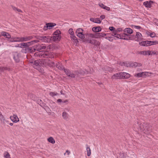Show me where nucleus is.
I'll return each mask as SVG.
<instances>
[{
	"label": "nucleus",
	"mask_w": 158,
	"mask_h": 158,
	"mask_svg": "<svg viewBox=\"0 0 158 158\" xmlns=\"http://www.w3.org/2000/svg\"><path fill=\"white\" fill-rule=\"evenodd\" d=\"M100 19H101V20H103L105 18V16L104 15H102L100 16Z\"/></svg>",
	"instance_id": "nucleus-63"
},
{
	"label": "nucleus",
	"mask_w": 158,
	"mask_h": 158,
	"mask_svg": "<svg viewBox=\"0 0 158 158\" xmlns=\"http://www.w3.org/2000/svg\"><path fill=\"white\" fill-rule=\"evenodd\" d=\"M112 35L113 36H114L118 38H119V37H120L119 35L117 34V31H113Z\"/></svg>",
	"instance_id": "nucleus-31"
},
{
	"label": "nucleus",
	"mask_w": 158,
	"mask_h": 158,
	"mask_svg": "<svg viewBox=\"0 0 158 158\" xmlns=\"http://www.w3.org/2000/svg\"><path fill=\"white\" fill-rule=\"evenodd\" d=\"M69 109L68 108H65L64 109L62 113V117L64 120L67 121L69 119V115L67 112H69Z\"/></svg>",
	"instance_id": "nucleus-5"
},
{
	"label": "nucleus",
	"mask_w": 158,
	"mask_h": 158,
	"mask_svg": "<svg viewBox=\"0 0 158 158\" xmlns=\"http://www.w3.org/2000/svg\"><path fill=\"white\" fill-rule=\"evenodd\" d=\"M152 55V51H146V55Z\"/></svg>",
	"instance_id": "nucleus-54"
},
{
	"label": "nucleus",
	"mask_w": 158,
	"mask_h": 158,
	"mask_svg": "<svg viewBox=\"0 0 158 158\" xmlns=\"http://www.w3.org/2000/svg\"><path fill=\"white\" fill-rule=\"evenodd\" d=\"M39 41V40H33L30 42H27L26 43L27 44V47H28L34 44L35 43L38 42Z\"/></svg>",
	"instance_id": "nucleus-22"
},
{
	"label": "nucleus",
	"mask_w": 158,
	"mask_h": 158,
	"mask_svg": "<svg viewBox=\"0 0 158 158\" xmlns=\"http://www.w3.org/2000/svg\"><path fill=\"white\" fill-rule=\"evenodd\" d=\"M103 70L105 71H108L112 73L114 71V68L109 67L107 66H106L103 68Z\"/></svg>",
	"instance_id": "nucleus-21"
},
{
	"label": "nucleus",
	"mask_w": 158,
	"mask_h": 158,
	"mask_svg": "<svg viewBox=\"0 0 158 158\" xmlns=\"http://www.w3.org/2000/svg\"><path fill=\"white\" fill-rule=\"evenodd\" d=\"M4 156L6 158H11L9 154L7 152H6L4 153Z\"/></svg>",
	"instance_id": "nucleus-38"
},
{
	"label": "nucleus",
	"mask_w": 158,
	"mask_h": 158,
	"mask_svg": "<svg viewBox=\"0 0 158 158\" xmlns=\"http://www.w3.org/2000/svg\"><path fill=\"white\" fill-rule=\"evenodd\" d=\"M49 94L51 96L53 97L58 95V94L56 92H50L49 93Z\"/></svg>",
	"instance_id": "nucleus-35"
},
{
	"label": "nucleus",
	"mask_w": 158,
	"mask_h": 158,
	"mask_svg": "<svg viewBox=\"0 0 158 158\" xmlns=\"http://www.w3.org/2000/svg\"><path fill=\"white\" fill-rule=\"evenodd\" d=\"M71 39L72 40L74 39H75L76 38V37L74 35V34L71 35L70 36Z\"/></svg>",
	"instance_id": "nucleus-57"
},
{
	"label": "nucleus",
	"mask_w": 158,
	"mask_h": 158,
	"mask_svg": "<svg viewBox=\"0 0 158 158\" xmlns=\"http://www.w3.org/2000/svg\"><path fill=\"white\" fill-rule=\"evenodd\" d=\"M69 33L71 35L74 34L73 31L72 29H70L69 30Z\"/></svg>",
	"instance_id": "nucleus-47"
},
{
	"label": "nucleus",
	"mask_w": 158,
	"mask_h": 158,
	"mask_svg": "<svg viewBox=\"0 0 158 158\" xmlns=\"http://www.w3.org/2000/svg\"><path fill=\"white\" fill-rule=\"evenodd\" d=\"M33 38V37L31 36H25L22 37V42L27 41L30 40Z\"/></svg>",
	"instance_id": "nucleus-20"
},
{
	"label": "nucleus",
	"mask_w": 158,
	"mask_h": 158,
	"mask_svg": "<svg viewBox=\"0 0 158 158\" xmlns=\"http://www.w3.org/2000/svg\"><path fill=\"white\" fill-rule=\"evenodd\" d=\"M66 153H67V154L68 155H69L70 153V152L68 150H66Z\"/></svg>",
	"instance_id": "nucleus-64"
},
{
	"label": "nucleus",
	"mask_w": 158,
	"mask_h": 158,
	"mask_svg": "<svg viewBox=\"0 0 158 158\" xmlns=\"http://www.w3.org/2000/svg\"><path fill=\"white\" fill-rule=\"evenodd\" d=\"M81 39H84L85 38V35L83 33H81L79 34H76Z\"/></svg>",
	"instance_id": "nucleus-30"
},
{
	"label": "nucleus",
	"mask_w": 158,
	"mask_h": 158,
	"mask_svg": "<svg viewBox=\"0 0 158 158\" xmlns=\"http://www.w3.org/2000/svg\"><path fill=\"white\" fill-rule=\"evenodd\" d=\"M69 77H70L71 78H74L75 77V75L74 74L71 73V72L70 73L69 75L68 76Z\"/></svg>",
	"instance_id": "nucleus-48"
},
{
	"label": "nucleus",
	"mask_w": 158,
	"mask_h": 158,
	"mask_svg": "<svg viewBox=\"0 0 158 158\" xmlns=\"http://www.w3.org/2000/svg\"><path fill=\"white\" fill-rule=\"evenodd\" d=\"M111 78L112 80L121 79L120 72L113 74Z\"/></svg>",
	"instance_id": "nucleus-12"
},
{
	"label": "nucleus",
	"mask_w": 158,
	"mask_h": 158,
	"mask_svg": "<svg viewBox=\"0 0 158 158\" xmlns=\"http://www.w3.org/2000/svg\"><path fill=\"white\" fill-rule=\"evenodd\" d=\"M95 23H101V20L99 18H97L95 19Z\"/></svg>",
	"instance_id": "nucleus-36"
},
{
	"label": "nucleus",
	"mask_w": 158,
	"mask_h": 158,
	"mask_svg": "<svg viewBox=\"0 0 158 158\" xmlns=\"http://www.w3.org/2000/svg\"><path fill=\"white\" fill-rule=\"evenodd\" d=\"M6 67H0V72H4V71L6 70Z\"/></svg>",
	"instance_id": "nucleus-50"
},
{
	"label": "nucleus",
	"mask_w": 158,
	"mask_h": 158,
	"mask_svg": "<svg viewBox=\"0 0 158 158\" xmlns=\"http://www.w3.org/2000/svg\"><path fill=\"white\" fill-rule=\"evenodd\" d=\"M99 38L104 37L106 35V34L102 33H99Z\"/></svg>",
	"instance_id": "nucleus-45"
},
{
	"label": "nucleus",
	"mask_w": 158,
	"mask_h": 158,
	"mask_svg": "<svg viewBox=\"0 0 158 158\" xmlns=\"http://www.w3.org/2000/svg\"><path fill=\"white\" fill-rule=\"evenodd\" d=\"M85 74H88V71H85L82 70H79L76 72V74L79 77L81 75H83Z\"/></svg>",
	"instance_id": "nucleus-13"
},
{
	"label": "nucleus",
	"mask_w": 158,
	"mask_h": 158,
	"mask_svg": "<svg viewBox=\"0 0 158 158\" xmlns=\"http://www.w3.org/2000/svg\"><path fill=\"white\" fill-rule=\"evenodd\" d=\"M12 8L14 10H15V11L16 10L19 12H22V11L21 10L18 9L15 6H12Z\"/></svg>",
	"instance_id": "nucleus-40"
},
{
	"label": "nucleus",
	"mask_w": 158,
	"mask_h": 158,
	"mask_svg": "<svg viewBox=\"0 0 158 158\" xmlns=\"http://www.w3.org/2000/svg\"><path fill=\"white\" fill-rule=\"evenodd\" d=\"M42 63H43V60H32L30 62V63L34 68L41 72L42 71V69H41L40 67L42 65Z\"/></svg>",
	"instance_id": "nucleus-1"
},
{
	"label": "nucleus",
	"mask_w": 158,
	"mask_h": 158,
	"mask_svg": "<svg viewBox=\"0 0 158 158\" xmlns=\"http://www.w3.org/2000/svg\"><path fill=\"white\" fill-rule=\"evenodd\" d=\"M18 40H16V42H22V37H18L17 38Z\"/></svg>",
	"instance_id": "nucleus-51"
},
{
	"label": "nucleus",
	"mask_w": 158,
	"mask_h": 158,
	"mask_svg": "<svg viewBox=\"0 0 158 158\" xmlns=\"http://www.w3.org/2000/svg\"><path fill=\"white\" fill-rule=\"evenodd\" d=\"M43 65L45 66L48 65L50 67H53L55 66V63L48 59L43 60Z\"/></svg>",
	"instance_id": "nucleus-7"
},
{
	"label": "nucleus",
	"mask_w": 158,
	"mask_h": 158,
	"mask_svg": "<svg viewBox=\"0 0 158 158\" xmlns=\"http://www.w3.org/2000/svg\"><path fill=\"white\" fill-rule=\"evenodd\" d=\"M13 58L16 62H19V54L16 52H13Z\"/></svg>",
	"instance_id": "nucleus-15"
},
{
	"label": "nucleus",
	"mask_w": 158,
	"mask_h": 158,
	"mask_svg": "<svg viewBox=\"0 0 158 158\" xmlns=\"http://www.w3.org/2000/svg\"><path fill=\"white\" fill-rule=\"evenodd\" d=\"M102 28L100 27H94L92 28V30L95 32H98L101 31Z\"/></svg>",
	"instance_id": "nucleus-25"
},
{
	"label": "nucleus",
	"mask_w": 158,
	"mask_h": 158,
	"mask_svg": "<svg viewBox=\"0 0 158 158\" xmlns=\"http://www.w3.org/2000/svg\"><path fill=\"white\" fill-rule=\"evenodd\" d=\"M131 62H125V64L124 66L127 67H131Z\"/></svg>",
	"instance_id": "nucleus-39"
},
{
	"label": "nucleus",
	"mask_w": 158,
	"mask_h": 158,
	"mask_svg": "<svg viewBox=\"0 0 158 158\" xmlns=\"http://www.w3.org/2000/svg\"><path fill=\"white\" fill-rule=\"evenodd\" d=\"M88 37H91L92 38H94V34H87Z\"/></svg>",
	"instance_id": "nucleus-56"
},
{
	"label": "nucleus",
	"mask_w": 158,
	"mask_h": 158,
	"mask_svg": "<svg viewBox=\"0 0 158 158\" xmlns=\"http://www.w3.org/2000/svg\"><path fill=\"white\" fill-rule=\"evenodd\" d=\"M150 41L147 40L140 42L139 44L143 46H148L150 45Z\"/></svg>",
	"instance_id": "nucleus-16"
},
{
	"label": "nucleus",
	"mask_w": 158,
	"mask_h": 158,
	"mask_svg": "<svg viewBox=\"0 0 158 158\" xmlns=\"http://www.w3.org/2000/svg\"><path fill=\"white\" fill-rule=\"evenodd\" d=\"M84 42L87 41V42L91 44H94L97 46H99L100 44V43L98 41L95 40H89L87 39L86 38Z\"/></svg>",
	"instance_id": "nucleus-8"
},
{
	"label": "nucleus",
	"mask_w": 158,
	"mask_h": 158,
	"mask_svg": "<svg viewBox=\"0 0 158 158\" xmlns=\"http://www.w3.org/2000/svg\"><path fill=\"white\" fill-rule=\"evenodd\" d=\"M136 36L138 39L140 38L142 36L141 34L139 32L136 33Z\"/></svg>",
	"instance_id": "nucleus-41"
},
{
	"label": "nucleus",
	"mask_w": 158,
	"mask_h": 158,
	"mask_svg": "<svg viewBox=\"0 0 158 158\" xmlns=\"http://www.w3.org/2000/svg\"><path fill=\"white\" fill-rule=\"evenodd\" d=\"M83 30L81 28H79L77 29L76 31V34H79L81 33H83Z\"/></svg>",
	"instance_id": "nucleus-32"
},
{
	"label": "nucleus",
	"mask_w": 158,
	"mask_h": 158,
	"mask_svg": "<svg viewBox=\"0 0 158 158\" xmlns=\"http://www.w3.org/2000/svg\"><path fill=\"white\" fill-rule=\"evenodd\" d=\"M103 9H105L107 11H110V8L109 7L106 6H105L104 7V8Z\"/></svg>",
	"instance_id": "nucleus-58"
},
{
	"label": "nucleus",
	"mask_w": 158,
	"mask_h": 158,
	"mask_svg": "<svg viewBox=\"0 0 158 158\" xmlns=\"http://www.w3.org/2000/svg\"><path fill=\"white\" fill-rule=\"evenodd\" d=\"M56 67L57 68L61 70H63L64 69V67H63L61 64L59 63H58L56 64Z\"/></svg>",
	"instance_id": "nucleus-29"
},
{
	"label": "nucleus",
	"mask_w": 158,
	"mask_h": 158,
	"mask_svg": "<svg viewBox=\"0 0 158 158\" xmlns=\"http://www.w3.org/2000/svg\"><path fill=\"white\" fill-rule=\"evenodd\" d=\"M63 70L64 71L66 74L68 76L69 74L71 73V72L69 69H64Z\"/></svg>",
	"instance_id": "nucleus-37"
},
{
	"label": "nucleus",
	"mask_w": 158,
	"mask_h": 158,
	"mask_svg": "<svg viewBox=\"0 0 158 158\" xmlns=\"http://www.w3.org/2000/svg\"><path fill=\"white\" fill-rule=\"evenodd\" d=\"M0 119L1 121L4 122V118L2 114L0 115Z\"/></svg>",
	"instance_id": "nucleus-49"
},
{
	"label": "nucleus",
	"mask_w": 158,
	"mask_h": 158,
	"mask_svg": "<svg viewBox=\"0 0 158 158\" xmlns=\"http://www.w3.org/2000/svg\"><path fill=\"white\" fill-rule=\"evenodd\" d=\"M27 47V44L26 43H23L20 44V48H25Z\"/></svg>",
	"instance_id": "nucleus-33"
},
{
	"label": "nucleus",
	"mask_w": 158,
	"mask_h": 158,
	"mask_svg": "<svg viewBox=\"0 0 158 158\" xmlns=\"http://www.w3.org/2000/svg\"><path fill=\"white\" fill-rule=\"evenodd\" d=\"M51 39L52 38V40L54 41L58 42L60 40L61 36L60 35H54L53 36L51 37Z\"/></svg>",
	"instance_id": "nucleus-18"
},
{
	"label": "nucleus",
	"mask_w": 158,
	"mask_h": 158,
	"mask_svg": "<svg viewBox=\"0 0 158 158\" xmlns=\"http://www.w3.org/2000/svg\"><path fill=\"white\" fill-rule=\"evenodd\" d=\"M35 54H36L37 56H39L40 57L43 58L50 57L51 56V54L48 51H40L36 53Z\"/></svg>",
	"instance_id": "nucleus-4"
},
{
	"label": "nucleus",
	"mask_w": 158,
	"mask_h": 158,
	"mask_svg": "<svg viewBox=\"0 0 158 158\" xmlns=\"http://www.w3.org/2000/svg\"><path fill=\"white\" fill-rule=\"evenodd\" d=\"M149 72H143L138 73L135 75V76L140 77L143 76H148Z\"/></svg>",
	"instance_id": "nucleus-17"
},
{
	"label": "nucleus",
	"mask_w": 158,
	"mask_h": 158,
	"mask_svg": "<svg viewBox=\"0 0 158 158\" xmlns=\"http://www.w3.org/2000/svg\"><path fill=\"white\" fill-rule=\"evenodd\" d=\"M86 150L87 152V155L89 156L91 154V150L90 147L87 145H86Z\"/></svg>",
	"instance_id": "nucleus-24"
},
{
	"label": "nucleus",
	"mask_w": 158,
	"mask_h": 158,
	"mask_svg": "<svg viewBox=\"0 0 158 158\" xmlns=\"http://www.w3.org/2000/svg\"><path fill=\"white\" fill-rule=\"evenodd\" d=\"M99 6L102 8L104 9V7L105 6L102 3L100 4H99Z\"/></svg>",
	"instance_id": "nucleus-61"
},
{
	"label": "nucleus",
	"mask_w": 158,
	"mask_h": 158,
	"mask_svg": "<svg viewBox=\"0 0 158 158\" xmlns=\"http://www.w3.org/2000/svg\"><path fill=\"white\" fill-rule=\"evenodd\" d=\"M38 38L40 40L45 43H50L51 40V37L50 36H41Z\"/></svg>",
	"instance_id": "nucleus-6"
},
{
	"label": "nucleus",
	"mask_w": 158,
	"mask_h": 158,
	"mask_svg": "<svg viewBox=\"0 0 158 158\" xmlns=\"http://www.w3.org/2000/svg\"><path fill=\"white\" fill-rule=\"evenodd\" d=\"M124 31V32L129 34H131L133 32L132 30L129 28H127L125 29Z\"/></svg>",
	"instance_id": "nucleus-27"
},
{
	"label": "nucleus",
	"mask_w": 158,
	"mask_h": 158,
	"mask_svg": "<svg viewBox=\"0 0 158 158\" xmlns=\"http://www.w3.org/2000/svg\"><path fill=\"white\" fill-rule=\"evenodd\" d=\"M150 35L151 37L153 38V37H155V33H151L150 34Z\"/></svg>",
	"instance_id": "nucleus-60"
},
{
	"label": "nucleus",
	"mask_w": 158,
	"mask_h": 158,
	"mask_svg": "<svg viewBox=\"0 0 158 158\" xmlns=\"http://www.w3.org/2000/svg\"><path fill=\"white\" fill-rule=\"evenodd\" d=\"M25 50L27 52H32V48L31 47H27L25 48Z\"/></svg>",
	"instance_id": "nucleus-42"
},
{
	"label": "nucleus",
	"mask_w": 158,
	"mask_h": 158,
	"mask_svg": "<svg viewBox=\"0 0 158 158\" xmlns=\"http://www.w3.org/2000/svg\"><path fill=\"white\" fill-rule=\"evenodd\" d=\"M152 55L153 54L154 55H157L158 54V52L156 51H151Z\"/></svg>",
	"instance_id": "nucleus-53"
},
{
	"label": "nucleus",
	"mask_w": 158,
	"mask_h": 158,
	"mask_svg": "<svg viewBox=\"0 0 158 158\" xmlns=\"http://www.w3.org/2000/svg\"><path fill=\"white\" fill-rule=\"evenodd\" d=\"M1 35L7 38H10L11 35L5 31H2L1 32Z\"/></svg>",
	"instance_id": "nucleus-23"
},
{
	"label": "nucleus",
	"mask_w": 158,
	"mask_h": 158,
	"mask_svg": "<svg viewBox=\"0 0 158 158\" xmlns=\"http://www.w3.org/2000/svg\"><path fill=\"white\" fill-rule=\"evenodd\" d=\"M125 64V62H120L119 63V65L122 66H124Z\"/></svg>",
	"instance_id": "nucleus-62"
},
{
	"label": "nucleus",
	"mask_w": 158,
	"mask_h": 158,
	"mask_svg": "<svg viewBox=\"0 0 158 158\" xmlns=\"http://www.w3.org/2000/svg\"><path fill=\"white\" fill-rule=\"evenodd\" d=\"M140 129L144 131V132L146 134L149 133L151 131L150 129L149 124H148L143 123L140 125Z\"/></svg>",
	"instance_id": "nucleus-2"
},
{
	"label": "nucleus",
	"mask_w": 158,
	"mask_h": 158,
	"mask_svg": "<svg viewBox=\"0 0 158 158\" xmlns=\"http://www.w3.org/2000/svg\"><path fill=\"white\" fill-rule=\"evenodd\" d=\"M94 38H99V33H97L95 34H94Z\"/></svg>",
	"instance_id": "nucleus-52"
},
{
	"label": "nucleus",
	"mask_w": 158,
	"mask_h": 158,
	"mask_svg": "<svg viewBox=\"0 0 158 158\" xmlns=\"http://www.w3.org/2000/svg\"><path fill=\"white\" fill-rule=\"evenodd\" d=\"M47 140L49 142L52 144H54L55 143V140H54V138L52 137H50L48 138L47 139Z\"/></svg>",
	"instance_id": "nucleus-26"
},
{
	"label": "nucleus",
	"mask_w": 158,
	"mask_h": 158,
	"mask_svg": "<svg viewBox=\"0 0 158 158\" xmlns=\"http://www.w3.org/2000/svg\"><path fill=\"white\" fill-rule=\"evenodd\" d=\"M131 67L135 68L142 66L141 63L136 62H131Z\"/></svg>",
	"instance_id": "nucleus-19"
},
{
	"label": "nucleus",
	"mask_w": 158,
	"mask_h": 158,
	"mask_svg": "<svg viewBox=\"0 0 158 158\" xmlns=\"http://www.w3.org/2000/svg\"><path fill=\"white\" fill-rule=\"evenodd\" d=\"M121 79H128L130 77V75L126 72H120Z\"/></svg>",
	"instance_id": "nucleus-11"
},
{
	"label": "nucleus",
	"mask_w": 158,
	"mask_h": 158,
	"mask_svg": "<svg viewBox=\"0 0 158 158\" xmlns=\"http://www.w3.org/2000/svg\"><path fill=\"white\" fill-rule=\"evenodd\" d=\"M6 70H7L9 71H12V69L10 67H6Z\"/></svg>",
	"instance_id": "nucleus-59"
},
{
	"label": "nucleus",
	"mask_w": 158,
	"mask_h": 158,
	"mask_svg": "<svg viewBox=\"0 0 158 158\" xmlns=\"http://www.w3.org/2000/svg\"><path fill=\"white\" fill-rule=\"evenodd\" d=\"M10 118L12 122L16 123L19 121V119L16 114H13L12 116H10Z\"/></svg>",
	"instance_id": "nucleus-14"
},
{
	"label": "nucleus",
	"mask_w": 158,
	"mask_h": 158,
	"mask_svg": "<svg viewBox=\"0 0 158 158\" xmlns=\"http://www.w3.org/2000/svg\"><path fill=\"white\" fill-rule=\"evenodd\" d=\"M74 44H76V45H77V44L78 43V41L77 39V38L74 40H72Z\"/></svg>",
	"instance_id": "nucleus-46"
},
{
	"label": "nucleus",
	"mask_w": 158,
	"mask_h": 158,
	"mask_svg": "<svg viewBox=\"0 0 158 158\" xmlns=\"http://www.w3.org/2000/svg\"><path fill=\"white\" fill-rule=\"evenodd\" d=\"M140 129L144 131V132L146 134L149 133L151 131L150 129L149 124H148L143 123L140 125Z\"/></svg>",
	"instance_id": "nucleus-3"
},
{
	"label": "nucleus",
	"mask_w": 158,
	"mask_h": 158,
	"mask_svg": "<svg viewBox=\"0 0 158 158\" xmlns=\"http://www.w3.org/2000/svg\"><path fill=\"white\" fill-rule=\"evenodd\" d=\"M35 48L34 49L35 50L36 49L37 51H40L42 49H45L46 48V46H45L44 44H38L35 45Z\"/></svg>",
	"instance_id": "nucleus-10"
},
{
	"label": "nucleus",
	"mask_w": 158,
	"mask_h": 158,
	"mask_svg": "<svg viewBox=\"0 0 158 158\" xmlns=\"http://www.w3.org/2000/svg\"><path fill=\"white\" fill-rule=\"evenodd\" d=\"M150 2H143V4L146 7L150 8L151 7Z\"/></svg>",
	"instance_id": "nucleus-28"
},
{
	"label": "nucleus",
	"mask_w": 158,
	"mask_h": 158,
	"mask_svg": "<svg viewBox=\"0 0 158 158\" xmlns=\"http://www.w3.org/2000/svg\"><path fill=\"white\" fill-rule=\"evenodd\" d=\"M150 45H156L158 44L157 41H150Z\"/></svg>",
	"instance_id": "nucleus-43"
},
{
	"label": "nucleus",
	"mask_w": 158,
	"mask_h": 158,
	"mask_svg": "<svg viewBox=\"0 0 158 158\" xmlns=\"http://www.w3.org/2000/svg\"><path fill=\"white\" fill-rule=\"evenodd\" d=\"M138 53L141 55H146V51L138 52Z\"/></svg>",
	"instance_id": "nucleus-34"
},
{
	"label": "nucleus",
	"mask_w": 158,
	"mask_h": 158,
	"mask_svg": "<svg viewBox=\"0 0 158 158\" xmlns=\"http://www.w3.org/2000/svg\"><path fill=\"white\" fill-rule=\"evenodd\" d=\"M109 29L111 31H114L115 30V28L113 27H110Z\"/></svg>",
	"instance_id": "nucleus-55"
},
{
	"label": "nucleus",
	"mask_w": 158,
	"mask_h": 158,
	"mask_svg": "<svg viewBox=\"0 0 158 158\" xmlns=\"http://www.w3.org/2000/svg\"><path fill=\"white\" fill-rule=\"evenodd\" d=\"M56 25V24L53 23H47L44 27L43 30L44 31L47 30L48 29H52V27Z\"/></svg>",
	"instance_id": "nucleus-9"
},
{
	"label": "nucleus",
	"mask_w": 158,
	"mask_h": 158,
	"mask_svg": "<svg viewBox=\"0 0 158 158\" xmlns=\"http://www.w3.org/2000/svg\"><path fill=\"white\" fill-rule=\"evenodd\" d=\"M60 31L59 30H57L54 32V35H60Z\"/></svg>",
	"instance_id": "nucleus-44"
}]
</instances>
